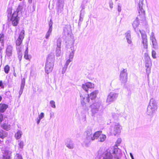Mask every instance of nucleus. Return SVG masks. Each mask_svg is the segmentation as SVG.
<instances>
[{
    "instance_id": "nucleus-23",
    "label": "nucleus",
    "mask_w": 159,
    "mask_h": 159,
    "mask_svg": "<svg viewBox=\"0 0 159 159\" xmlns=\"http://www.w3.org/2000/svg\"><path fill=\"white\" fill-rule=\"evenodd\" d=\"M22 134V132L20 130H18L15 134V137L16 140H18L21 138Z\"/></svg>"
},
{
    "instance_id": "nucleus-20",
    "label": "nucleus",
    "mask_w": 159,
    "mask_h": 159,
    "mask_svg": "<svg viewBox=\"0 0 159 159\" xmlns=\"http://www.w3.org/2000/svg\"><path fill=\"white\" fill-rule=\"evenodd\" d=\"M8 134L2 129H0V138L3 139L7 136Z\"/></svg>"
},
{
    "instance_id": "nucleus-40",
    "label": "nucleus",
    "mask_w": 159,
    "mask_h": 159,
    "mask_svg": "<svg viewBox=\"0 0 159 159\" xmlns=\"http://www.w3.org/2000/svg\"><path fill=\"white\" fill-rule=\"evenodd\" d=\"M156 53L154 51H152V56L153 58H156Z\"/></svg>"
},
{
    "instance_id": "nucleus-38",
    "label": "nucleus",
    "mask_w": 159,
    "mask_h": 159,
    "mask_svg": "<svg viewBox=\"0 0 159 159\" xmlns=\"http://www.w3.org/2000/svg\"><path fill=\"white\" fill-rule=\"evenodd\" d=\"M44 116V114L42 112L39 115V118L40 119H41Z\"/></svg>"
},
{
    "instance_id": "nucleus-54",
    "label": "nucleus",
    "mask_w": 159,
    "mask_h": 159,
    "mask_svg": "<svg viewBox=\"0 0 159 159\" xmlns=\"http://www.w3.org/2000/svg\"><path fill=\"white\" fill-rule=\"evenodd\" d=\"M28 0L30 2H32V0Z\"/></svg>"
},
{
    "instance_id": "nucleus-29",
    "label": "nucleus",
    "mask_w": 159,
    "mask_h": 159,
    "mask_svg": "<svg viewBox=\"0 0 159 159\" xmlns=\"http://www.w3.org/2000/svg\"><path fill=\"white\" fill-rule=\"evenodd\" d=\"M10 70V67L8 65H6L4 67V71L5 73L8 74Z\"/></svg>"
},
{
    "instance_id": "nucleus-43",
    "label": "nucleus",
    "mask_w": 159,
    "mask_h": 159,
    "mask_svg": "<svg viewBox=\"0 0 159 159\" xmlns=\"http://www.w3.org/2000/svg\"><path fill=\"white\" fill-rule=\"evenodd\" d=\"M66 68H67V67L66 66V67H64L63 69V70H62V72L63 74L64 73L66 70Z\"/></svg>"
},
{
    "instance_id": "nucleus-35",
    "label": "nucleus",
    "mask_w": 159,
    "mask_h": 159,
    "mask_svg": "<svg viewBox=\"0 0 159 159\" xmlns=\"http://www.w3.org/2000/svg\"><path fill=\"white\" fill-rule=\"evenodd\" d=\"M51 31H52L51 30H49L48 31V32L46 35V38L47 39H48V38L49 37L50 35V34H51Z\"/></svg>"
},
{
    "instance_id": "nucleus-55",
    "label": "nucleus",
    "mask_w": 159,
    "mask_h": 159,
    "mask_svg": "<svg viewBox=\"0 0 159 159\" xmlns=\"http://www.w3.org/2000/svg\"><path fill=\"white\" fill-rule=\"evenodd\" d=\"M8 158L9 159V158H10V157H9Z\"/></svg>"
},
{
    "instance_id": "nucleus-46",
    "label": "nucleus",
    "mask_w": 159,
    "mask_h": 159,
    "mask_svg": "<svg viewBox=\"0 0 159 159\" xmlns=\"http://www.w3.org/2000/svg\"><path fill=\"white\" fill-rule=\"evenodd\" d=\"M0 86L3 87V84L2 81H0Z\"/></svg>"
},
{
    "instance_id": "nucleus-13",
    "label": "nucleus",
    "mask_w": 159,
    "mask_h": 159,
    "mask_svg": "<svg viewBox=\"0 0 159 159\" xmlns=\"http://www.w3.org/2000/svg\"><path fill=\"white\" fill-rule=\"evenodd\" d=\"M122 129L121 126L119 124H117L114 128V132L115 134L120 133Z\"/></svg>"
},
{
    "instance_id": "nucleus-36",
    "label": "nucleus",
    "mask_w": 159,
    "mask_h": 159,
    "mask_svg": "<svg viewBox=\"0 0 159 159\" xmlns=\"http://www.w3.org/2000/svg\"><path fill=\"white\" fill-rule=\"evenodd\" d=\"M74 55V52H72L69 55V59L72 60Z\"/></svg>"
},
{
    "instance_id": "nucleus-44",
    "label": "nucleus",
    "mask_w": 159,
    "mask_h": 159,
    "mask_svg": "<svg viewBox=\"0 0 159 159\" xmlns=\"http://www.w3.org/2000/svg\"><path fill=\"white\" fill-rule=\"evenodd\" d=\"M117 9L119 12L120 11H121V7L120 6H118Z\"/></svg>"
},
{
    "instance_id": "nucleus-50",
    "label": "nucleus",
    "mask_w": 159,
    "mask_h": 159,
    "mask_svg": "<svg viewBox=\"0 0 159 159\" xmlns=\"http://www.w3.org/2000/svg\"><path fill=\"white\" fill-rule=\"evenodd\" d=\"M2 99V97L1 96H0V102L1 101Z\"/></svg>"
},
{
    "instance_id": "nucleus-12",
    "label": "nucleus",
    "mask_w": 159,
    "mask_h": 159,
    "mask_svg": "<svg viewBox=\"0 0 159 159\" xmlns=\"http://www.w3.org/2000/svg\"><path fill=\"white\" fill-rule=\"evenodd\" d=\"M98 93V91L96 90L93 91L89 94H88V98L89 99L90 98L92 100L95 99L97 97V95Z\"/></svg>"
},
{
    "instance_id": "nucleus-28",
    "label": "nucleus",
    "mask_w": 159,
    "mask_h": 159,
    "mask_svg": "<svg viewBox=\"0 0 159 159\" xmlns=\"http://www.w3.org/2000/svg\"><path fill=\"white\" fill-rule=\"evenodd\" d=\"M99 138V141L100 142H103L105 140L106 138V136L105 135L101 134Z\"/></svg>"
},
{
    "instance_id": "nucleus-47",
    "label": "nucleus",
    "mask_w": 159,
    "mask_h": 159,
    "mask_svg": "<svg viewBox=\"0 0 159 159\" xmlns=\"http://www.w3.org/2000/svg\"><path fill=\"white\" fill-rule=\"evenodd\" d=\"M40 120H41V119H39H39H38L37 120V123L38 124H39Z\"/></svg>"
},
{
    "instance_id": "nucleus-22",
    "label": "nucleus",
    "mask_w": 159,
    "mask_h": 159,
    "mask_svg": "<svg viewBox=\"0 0 159 159\" xmlns=\"http://www.w3.org/2000/svg\"><path fill=\"white\" fill-rule=\"evenodd\" d=\"M12 7H10L8 8L7 10V19H8L11 17L12 14Z\"/></svg>"
},
{
    "instance_id": "nucleus-21",
    "label": "nucleus",
    "mask_w": 159,
    "mask_h": 159,
    "mask_svg": "<svg viewBox=\"0 0 159 159\" xmlns=\"http://www.w3.org/2000/svg\"><path fill=\"white\" fill-rule=\"evenodd\" d=\"M12 48L11 46L7 47L6 50V55L8 57L11 56L12 55Z\"/></svg>"
},
{
    "instance_id": "nucleus-3",
    "label": "nucleus",
    "mask_w": 159,
    "mask_h": 159,
    "mask_svg": "<svg viewBox=\"0 0 159 159\" xmlns=\"http://www.w3.org/2000/svg\"><path fill=\"white\" fill-rule=\"evenodd\" d=\"M18 12L19 11H14L12 13L11 17L7 19L8 21L11 22L14 26H17L19 23V17L18 16Z\"/></svg>"
},
{
    "instance_id": "nucleus-4",
    "label": "nucleus",
    "mask_w": 159,
    "mask_h": 159,
    "mask_svg": "<svg viewBox=\"0 0 159 159\" xmlns=\"http://www.w3.org/2000/svg\"><path fill=\"white\" fill-rule=\"evenodd\" d=\"M114 156V159H120L122 155L121 150L116 145H114L110 150Z\"/></svg>"
},
{
    "instance_id": "nucleus-33",
    "label": "nucleus",
    "mask_w": 159,
    "mask_h": 159,
    "mask_svg": "<svg viewBox=\"0 0 159 159\" xmlns=\"http://www.w3.org/2000/svg\"><path fill=\"white\" fill-rule=\"evenodd\" d=\"M50 104H51V106L53 108H55L56 107L55 102L53 101H51L50 102Z\"/></svg>"
},
{
    "instance_id": "nucleus-14",
    "label": "nucleus",
    "mask_w": 159,
    "mask_h": 159,
    "mask_svg": "<svg viewBox=\"0 0 159 159\" xmlns=\"http://www.w3.org/2000/svg\"><path fill=\"white\" fill-rule=\"evenodd\" d=\"M102 133V131H99L95 132L93 135V137H91V139L92 140H94L95 139H97L100 136Z\"/></svg>"
},
{
    "instance_id": "nucleus-11",
    "label": "nucleus",
    "mask_w": 159,
    "mask_h": 159,
    "mask_svg": "<svg viewBox=\"0 0 159 159\" xmlns=\"http://www.w3.org/2000/svg\"><path fill=\"white\" fill-rule=\"evenodd\" d=\"M103 159H113V156L110 150H107L103 154Z\"/></svg>"
},
{
    "instance_id": "nucleus-32",
    "label": "nucleus",
    "mask_w": 159,
    "mask_h": 159,
    "mask_svg": "<svg viewBox=\"0 0 159 159\" xmlns=\"http://www.w3.org/2000/svg\"><path fill=\"white\" fill-rule=\"evenodd\" d=\"M61 40L60 38L58 39L57 41V47L60 48L61 45Z\"/></svg>"
},
{
    "instance_id": "nucleus-34",
    "label": "nucleus",
    "mask_w": 159,
    "mask_h": 159,
    "mask_svg": "<svg viewBox=\"0 0 159 159\" xmlns=\"http://www.w3.org/2000/svg\"><path fill=\"white\" fill-rule=\"evenodd\" d=\"M121 142V139H118L117 140L116 142V144L114 145H116L118 147V146L120 143Z\"/></svg>"
},
{
    "instance_id": "nucleus-10",
    "label": "nucleus",
    "mask_w": 159,
    "mask_h": 159,
    "mask_svg": "<svg viewBox=\"0 0 159 159\" xmlns=\"http://www.w3.org/2000/svg\"><path fill=\"white\" fill-rule=\"evenodd\" d=\"M94 84L90 82H88L82 85V88L86 92H88L89 89H93Z\"/></svg>"
},
{
    "instance_id": "nucleus-8",
    "label": "nucleus",
    "mask_w": 159,
    "mask_h": 159,
    "mask_svg": "<svg viewBox=\"0 0 159 159\" xmlns=\"http://www.w3.org/2000/svg\"><path fill=\"white\" fill-rule=\"evenodd\" d=\"M25 36V30H22L19 35V37L16 41V43L17 46H20L22 43Z\"/></svg>"
},
{
    "instance_id": "nucleus-19",
    "label": "nucleus",
    "mask_w": 159,
    "mask_h": 159,
    "mask_svg": "<svg viewBox=\"0 0 159 159\" xmlns=\"http://www.w3.org/2000/svg\"><path fill=\"white\" fill-rule=\"evenodd\" d=\"M142 43L143 45V48L146 49L148 48V40L146 36L142 37Z\"/></svg>"
},
{
    "instance_id": "nucleus-45",
    "label": "nucleus",
    "mask_w": 159,
    "mask_h": 159,
    "mask_svg": "<svg viewBox=\"0 0 159 159\" xmlns=\"http://www.w3.org/2000/svg\"><path fill=\"white\" fill-rule=\"evenodd\" d=\"M60 50L59 51H58V52L57 53V54H56L57 57H58L60 56Z\"/></svg>"
},
{
    "instance_id": "nucleus-1",
    "label": "nucleus",
    "mask_w": 159,
    "mask_h": 159,
    "mask_svg": "<svg viewBox=\"0 0 159 159\" xmlns=\"http://www.w3.org/2000/svg\"><path fill=\"white\" fill-rule=\"evenodd\" d=\"M55 56L53 54H49L47 58V61L45 64V71L48 74L51 72L53 69Z\"/></svg>"
},
{
    "instance_id": "nucleus-18",
    "label": "nucleus",
    "mask_w": 159,
    "mask_h": 159,
    "mask_svg": "<svg viewBox=\"0 0 159 159\" xmlns=\"http://www.w3.org/2000/svg\"><path fill=\"white\" fill-rule=\"evenodd\" d=\"M125 35L127 43L129 44H131L132 43V41L131 39L130 31H129L125 33Z\"/></svg>"
},
{
    "instance_id": "nucleus-9",
    "label": "nucleus",
    "mask_w": 159,
    "mask_h": 159,
    "mask_svg": "<svg viewBox=\"0 0 159 159\" xmlns=\"http://www.w3.org/2000/svg\"><path fill=\"white\" fill-rule=\"evenodd\" d=\"M117 97V95L116 94L111 93L108 96L106 102H107L110 103L116 100Z\"/></svg>"
},
{
    "instance_id": "nucleus-31",
    "label": "nucleus",
    "mask_w": 159,
    "mask_h": 159,
    "mask_svg": "<svg viewBox=\"0 0 159 159\" xmlns=\"http://www.w3.org/2000/svg\"><path fill=\"white\" fill-rule=\"evenodd\" d=\"M152 41L153 47L154 48H156L157 47V44L156 39L154 38H152Z\"/></svg>"
},
{
    "instance_id": "nucleus-24",
    "label": "nucleus",
    "mask_w": 159,
    "mask_h": 159,
    "mask_svg": "<svg viewBox=\"0 0 159 159\" xmlns=\"http://www.w3.org/2000/svg\"><path fill=\"white\" fill-rule=\"evenodd\" d=\"M24 57L25 59L30 61L31 58V57L28 55V48L27 47L26 49L25 52Z\"/></svg>"
},
{
    "instance_id": "nucleus-56",
    "label": "nucleus",
    "mask_w": 159,
    "mask_h": 159,
    "mask_svg": "<svg viewBox=\"0 0 159 159\" xmlns=\"http://www.w3.org/2000/svg\"><path fill=\"white\" fill-rule=\"evenodd\" d=\"M20 0V1H22V0Z\"/></svg>"
},
{
    "instance_id": "nucleus-41",
    "label": "nucleus",
    "mask_w": 159,
    "mask_h": 159,
    "mask_svg": "<svg viewBox=\"0 0 159 159\" xmlns=\"http://www.w3.org/2000/svg\"><path fill=\"white\" fill-rule=\"evenodd\" d=\"M67 146L69 148H73V145L71 144H68L67 145Z\"/></svg>"
},
{
    "instance_id": "nucleus-27",
    "label": "nucleus",
    "mask_w": 159,
    "mask_h": 159,
    "mask_svg": "<svg viewBox=\"0 0 159 159\" xmlns=\"http://www.w3.org/2000/svg\"><path fill=\"white\" fill-rule=\"evenodd\" d=\"M22 85H21V86L20 90L19 92L20 96L21 95L23 92V89L24 87L25 83V79L24 78L22 80Z\"/></svg>"
},
{
    "instance_id": "nucleus-15",
    "label": "nucleus",
    "mask_w": 159,
    "mask_h": 159,
    "mask_svg": "<svg viewBox=\"0 0 159 159\" xmlns=\"http://www.w3.org/2000/svg\"><path fill=\"white\" fill-rule=\"evenodd\" d=\"M89 102L90 100L89 98H88V96L86 98H84L83 97H82L81 98V102L83 106L86 105V104L89 103Z\"/></svg>"
},
{
    "instance_id": "nucleus-39",
    "label": "nucleus",
    "mask_w": 159,
    "mask_h": 159,
    "mask_svg": "<svg viewBox=\"0 0 159 159\" xmlns=\"http://www.w3.org/2000/svg\"><path fill=\"white\" fill-rule=\"evenodd\" d=\"M3 120V115L2 114H0V123H1Z\"/></svg>"
},
{
    "instance_id": "nucleus-30",
    "label": "nucleus",
    "mask_w": 159,
    "mask_h": 159,
    "mask_svg": "<svg viewBox=\"0 0 159 159\" xmlns=\"http://www.w3.org/2000/svg\"><path fill=\"white\" fill-rule=\"evenodd\" d=\"M19 143L18 144L19 149H22L24 146V142L23 141H19Z\"/></svg>"
},
{
    "instance_id": "nucleus-37",
    "label": "nucleus",
    "mask_w": 159,
    "mask_h": 159,
    "mask_svg": "<svg viewBox=\"0 0 159 159\" xmlns=\"http://www.w3.org/2000/svg\"><path fill=\"white\" fill-rule=\"evenodd\" d=\"M72 60H70V59H69L68 60H67L65 63V66H66L67 67L69 65V63Z\"/></svg>"
},
{
    "instance_id": "nucleus-17",
    "label": "nucleus",
    "mask_w": 159,
    "mask_h": 159,
    "mask_svg": "<svg viewBox=\"0 0 159 159\" xmlns=\"http://www.w3.org/2000/svg\"><path fill=\"white\" fill-rule=\"evenodd\" d=\"M1 127L6 131H9L11 129V125L8 123H3L1 125Z\"/></svg>"
},
{
    "instance_id": "nucleus-52",
    "label": "nucleus",
    "mask_w": 159,
    "mask_h": 159,
    "mask_svg": "<svg viewBox=\"0 0 159 159\" xmlns=\"http://www.w3.org/2000/svg\"><path fill=\"white\" fill-rule=\"evenodd\" d=\"M130 155H131V157L132 158V159H133V155L131 153H130Z\"/></svg>"
},
{
    "instance_id": "nucleus-48",
    "label": "nucleus",
    "mask_w": 159,
    "mask_h": 159,
    "mask_svg": "<svg viewBox=\"0 0 159 159\" xmlns=\"http://www.w3.org/2000/svg\"><path fill=\"white\" fill-rule=\"evenodd\" d=\"M112 6H113V3H110V6L111 8H112Z\"/></svg>"
},
{
    "instance_id": "nucleus-6",
    "label": "nucleus",
    "mask_w": 159,
    "mask_h": 159,
    "mask_svg": "<svg viewBox=\"0 0 159 159\" xmlns=\"http://www.w3.org/2000/svg\"><path fill=\"white\" fill-rule=\"evenodd\" d=\"M157 109V107L154 103L150 102L148 106L147 111V113L148 115H152L154 113Z\"/></svg>"
},
{
    "instance_id": "nucleus-49",
    "label": "nucleus",
    "mask_w": 159,
    "mask_h": 159,
    "mask_svg": "<svg viewBox=\"0 0 159 159\" xmlns=\"http://www.w3.org/2000/svg\"><path fill=\"white\" fill-rule=\"evenodd\" d=\"M3 141H2L0 139V144H3Z\"/></svg>"
},
{
    "instance_id": "nucleus-42",
    "label": "nucleus",
    "mask_w": 159,
    "mask_h": 159,
    "mask_svg": "<svg viewBox=\"0 0 159 159\" xmlns=\"http://www.w3.org/2000/svg\"><path fill=\"white\" fill-rule=\"evenodd\" d=\"M49 25V26L50 27V28H51L52 27V20H50Z\"/></svg>"
},
{
    "instance_id": "nucleus-26",
    "label": "nucleus",
    "mask_w": 159,
    "mask_h": 159,
    "mask_svg": "<svg viewBox=\"0 0 159 159\" xmlns=\"http://www.w3.org/2000/svg\"><path fill=\"white\" fill-rule=\"evenodd\" d=\"M4 35L3 33L0 34V43H1L2 45L4 46Z\"/></svg>"
},
{
    "instance_id": "nucleus-25",
    "label": "nucleus",
    "mask_w": 159,
    "mask_h": 159,
    "mask_svg": "<svg viewBox=\"0 0 159 159\" xmlns=\"http://www.w3.org/2000/svg\"><path fill=\"white\" fill-rule=\"evenodd\" d=\"M139 19H137V18H136V19L133 22L132 25L133 27L135 29L139 25Z\"/></svg>"
},
{
    "instance_id": "nucleus-5",
    "label": "nucleus",
    "mask_w": 159,
    "mask_h": 159,
    "mask_svg": "<svg viewBox=\"0 0 159 159\" xmlns=\"http://www.w3.org/2000/svg\"><path fill=\"white\" fill-rule=\"evenodd\" d=\"M144 59L145 61L146 72L147 74H149L150 73L151 62L148 53H145L144 54Z\"/></svg>"
},
{
    "instance_id": "nucleus-16",
    "label": "nucleus",
    "mask_w": 159,
    "mask_h": 159,
    "mask_svg": "<svg viewBox=\"0 0 159 159\" xmlns=\"http://www.w3.org/2000/svg\"><path fill=\"white\" fill-rule=\"evenodd\" d=\"M8 107V105L2 103L0 104V112L3 113Z\"/></svg>"
},
{
    "instance_id": "nucleus-51",
    "label": "nucleus",
    "mask_w": 159,
    "mask_h": 159,
    "mask_svg": "<svg viewBox=\"0 0 159 159\" xmlns=\"http://www.w3.org/2000/svg\"><path fill=\"white\" fill-rule=\"evenodd\" d=\"M14 75L15 76V77H16V73H14Z\"/></svg>"
},
{
    "instance_id": "nucleus-53",
    "label": "nucleus",
    "mask_w": 159,
    "mask_h": 159,
    "mask_svg": "<svg viewBox=\"0 0 159 159\" xmlns=\"http://www.w3.org/2000/svg\"><path fill=\"white\" fill-rule=\"evenodd\" d=\"M18 159H22V157H20Z\"/></svg>"
},
{
    "instance_id": "nucleus-7",
    "label": "nucleus",
    "mask_w": 159,
    "mask_h": 159,
    "mask_svg": "<svg viewBox=\"0 0 159 159\" xmlns=\"http://www.w3.org/2000/svg\"><path fill=\"white\" fill-rule=\"evenodd\" d=\"M128 78L127 70L124 69L120 72V80L122 83H125L127 82Z\"/></svg>"
},
{
    "instance_id": "nucleus-2",
    "label": "nucleus",
    "mask_w": 159,
    "mask_h": 159,
    "mask_svg": "<svg viewBox=\"0 0 159 159\" xmlns=\"http://www.w3.org/2000/svg\"><path fill=\"white\" fill-rule=\"evenodd\" d=\"M144 0H139V8H138L139 15L138 16L137 19L139 20L145 21V12L143 9L144 5L143 2Z\"/></svg>"
}]
</instances>
